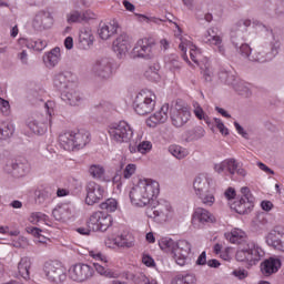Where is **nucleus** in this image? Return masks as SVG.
<instances>
[{
  "instance_id": "9d476101",
  "label": "nucleus",
  "mask_w": 284,
  "mask_h": 284,
  "mask_svg": "<svg viewBox=\"0 0 284 284\" xmlns=\"http://www.w3.org/2000/svg\"><path fill=\"white\" fill-rule=\"evenodd\" d=\"M43 272L50 283L60 284L64 283L65 278H68L65 267L58 261L45 262Z\"/></svg>"
},
{
  "instance_id": "a19ab883",
  "label": "nucleus",
  "mask_w": 284,
  "mask_h": 284,
  "mask_svg": "<svg viewBox=\"0 0 284 284\" xmlns=\"http://www.w3.org/2000/svg\"><path fill=\"white\" fill-rule=\"evenodd\" d=\"M14 134V125L11 123H3L0 125V141H7Z\"/></svg>"
},
{
  "instance_id": "0eeeda50",
  "label": "nucleus",
  "mask_w": 284,
  "mask_h": 284,
  "mask_svg": "<svg viewBox=\"0 0 284 284\" xmlns=\"http://www.w3.org/2000/svg\"><path fill=\"white\" fill-rule=\"evenodd\" d=\"M172 211V206L170 202L165 200L156 201L154 197L148 204L145 214L149 219H154L158 223H165L170 216V212Z\"/></svg>"
},
{
  "instance_id": "4c0bfd02",
  "label": "nucleus",
  "mask_w": 284,
  "mask_h": 284,
  "mask_svg": "<svg viewBox=\"0 0 284 284\" xmlns=\"http://www.w3.org/2000/svg\"><path fill=\"white\" fill-rule=\"evenodd\" d=\"M159 246L162 252L174 256V250H176V242L174 240L168 237L161 239Z\"/></svg>"
},
{
  "instance_id": "e433bc0d",
  "label": "nucleus",
  "mask_w": 284,
  "mask_h": 284,
  "mask_svg": "<svg viewBox=\"0 0 284 284\" xmlns=\"http://www.w3.org/2000/svg\"><path fill=\"white\" fill-rule=\"evenodd\" d=\"M171 284H196V275L192 273L179 274L172 278Z\"/></svg>"
},
{
  "instance_id": "4468645a",
  "label": "nucleus",
  "mask_w": 284,
  "mask_h": 284,
  "mask_svg": "<svg viewBox=\"0 0 284 284\" xmlns=\"http://www.w3.org/2000/svg\"><path fill=\"white\" fill-rule=\"evenodd\" d=\"M4 172L14 179H21L30 172V163L26 159L10 160L4 165Z\"/></svg>"
},
{
  "instance_id": "cd10ccee",
  "label": "nucleus",
  "mask_w": 284,
  "mask_h": 284,
  "mask_svg": "<svg viewBox=\"0 0 284 284\" xmlns=\"http://www.w3.org/2000/svg\"><path fill=\"white\" fill-rule=\"evenodd\" d=\"M75 88L77 87L69 88L67 91L61 93L62 101L68 103V105H81V101H83L81 93H79Z\"/></svg>"
},
{
  "instance_id": "2f4dec72",
  "label": "nucleus",
  "mask_w": 284,
  "mask_h": 284,
  "mask_svg": "<svg viewBox=\"0 0 284 284\" xmlns=\"http://www.w3.org/2000/svg\"><path fill=\"white\" fill-rule=\"evenodd\" d=\"M267 245L274 247V250H278L280 252H284V234L281 232H272L266 237Z\"/></svg>"
},
{
  "instance_id": "680f3d73",
  "label": "nucleus",
  "mask_w": 284,
  "mask_h": 284,
  "mask_svg": "<svg viewBox=\"0 0 284 284\" xmlns=\"http://www.w3.org/2000/svg\"><path fill=\"white\" fill-rule=\"evenodd\" d=\"M90 256H92V258H95V261H101V263H103L104 265L105 263H108L105 255H102L101 252L95 253L94 251H91Z\"/></svg>"
},
{
  "instance_id": "69168bd1",
  "label": "nucleus",
  "mask_w": 284,
  "mask_h": 284,
  "mask_svg": "<svg viewBox=\"0 0 284 284\" xmlns=\"http://www.w3.org/2000/svg\"><path fill=\"white\" fill-rule=\"evenodd\" d=\"M196 265H207V254L205 253V251H203L197 260H196Z\"/></svg>"
},
{
  "instance_id": "1a4fd4ad",
  "label": "nucleus",
  "mask_w": 284,
  "mask_h": 284,
  "mask_svg": "<svg viewBox=\"0 0 284 284\" xmlns=\"http://www.w3.org/2000/svg\"><path fill=\"white\" fill-rule=\"evenodd\" d=\"M193 187L196 196L202 201L204 205L212 207L216 199L214 192L210 187V179L206 176H197L193 182Z\"/></svg>"
},
{
  "instance_id": "3c124183",
  "label": "nucleus",
  "mask_w": 284,
  "mask_h": 284,
  "mask_svg": "<svg viewBox=\"0 0 284 284\" xmlns=\"http://www.w3.org/2000/svg\"><path fill=\"white\" fill-rule=\"evenodd\" d=\"M194 114H195L196 119H199L200 121H205V123H206L207 125H210V116H207V115L205 114V111H203V108L196 106V108L194 109Z\"/></svg>"
},
{
  "instance_id": "c85d7f7f",
  "label": "nucleus",
  "mask_w": 284,
  "mask_h": 284,
  "mask_svg": "<svg viewBox=\"0 0 284 284\" xmlns=\"http://www.w3.org/2000/svg\"><path fill=\"white\" fill-rule=\"evenodd\" d=\"M94 43V36L90 28H83L80 30L79 34V49L80 50H90Z\"/></svg>"
},
{
  "instance_id": "412c9836",
  "label": "nucleus",
  "mask_w": 284,
  "mask_h": 284,
  "mask_svg": "<svg viewBox=\"0 0 284 284\" xmlns=\"http://www.w3.org/2000/svg\"><path fill=\"white\" fill-rule=\"evenodd\" d=\"M94 274V268L88 264H75L72 270H70V278L77 281L78 283H83L88 278H92Z\"/></svg>"
},
{
  "instance_id": "79ce46f5",
  "label": "nucleus",
  "mask_w": 284,
  "mask_h": 284,
  "mask_svg": "<svg viewBox=\"0 0 284 284\" xmlns=\"http://www.w3.org/2000/svg\"><path fill=\"white\" fill-rule=\"evenodd\" d=\"M233 89L237 94H240V97H244L245 99H250V97H252V90H250V87L241 80L235 84V87H233Z\"/></svg>"
},
{
  "instance_id": "a18cd8bd",
  "label": "nucleus",
  "mask_w": 284,
  "mask_h": 284,
  "mask_svg": "<svg viewBox=\"0 0 284 284\" xmlns=\"http://www.w3.org/2000/svg\"><path fill=\"white\" fill-rule=\"evenodd\" d=\"M119 207V202L115 199H108L105 202L100 204L101 210H105V212H116Z\"/></svg>"
},
{
  "instance_id": "0e129e2a",
  "label": "nucleus",
  "mask_w": 284,
  "mask_h": 284,
  "mask_svg": "<svg viewBox=\"0 0 284 284\" xmlns=\"http://www.w3.org/2000/svg\"><path fill=\"white\" fill-rule=\"evenodd\" d=\"M233 276H236L240 281H243V278H247V271L245 270H235L233 271Z\"/></svg>"
},
{
  "instance_id": "13d9d810",
  "label": "nucleus",
  "mask_w": 284,
  "mask_h": 284,
  "mask_svg": "<svg viewBox=\"0 0 284 284\" xmlns=\"http://www.w3.org/2000/svg\"><path fill=\"white\" fill-rule=\"evenodd\" d=\"M0 110L4 116H8V114H10V102L0 98Z\"/></svg>"
},
{
  "instance_id": "6e6d98bb",
  "label": "nucleus",
  "mask_w": 284,
  "mask_h": 284,
  "mask_svg": "<svg viewBox=\"0 0 284 284\" xmlns=\"http://www.w3.org/2000/svg\"><path fill=\"white\" fill-rule=\"evenodd\" d=\"M136 172V164H128L123 171L124 179H132V175Z\"/></svg>"
},
{
  "instance_id": "a878e982",
  "label": "nucleus",
  "mask_w": 284,
  "mask_h": 284,
  "mask_svg": "<svg viewBox=\"0 0 284 284\" xmlns=\"http://www.w3.org/2000/svg\"><path fill=\"white\" fill-rule=\"evenodd\" d=\"M168 112H170V104L162 105L158 112L146 120V125L149 128H156L159 123H165L168 121Z\"/></svg>"
},
{
  "instance_id": "37998d69",
  "label": "nucleus",
  "mask_w": 284,
  "mask_h": 284,
  "mask_svg": "<svg viewBox=\"0 0 284 284\" xmlns=\"http://www.w3.org/2000/svg\"><path fill=\"white\" fill-rule=\"evenodd\" d=\"M169 152L170 154H172V156H174L175 159H185V156H187V150H185L183 146H179V145H170L169 146Z\"/></svg>"
},
{
  "instance_id": "9b49d317",
  "label": "nucleus",
  "mask_w": 284,
  "mask_h": 284,
  "mask_svg": "<svg viewBox=\"0 0 284 284\" xmlns=\"http://www.w3.org/2000/svg\"><path fill=\"white\" fill-rule=\"evenodd\" d=\"M112 215L101 211L94 212L87 222L92 232H108L112 227Z\"/></svg>"
},
{
  "instance_id": "338daca9",
  "label": "nucleus",
  "mask_w": 284,
  "mask_h": 284,
  "mask_svg": "<svg viewBox=\"0 0 284 284\" xmlns=\"http://www.w3.org/2000/svg\"><path fill=\"white\" fill-rule=\"evenodd\" d=\"M142 263L146 265V267H154V258L150 255H143Z\"/></svg>"
},
{
  "instance_id": "f8f14e48",
  "label": "nucleus",
  "mask_w": 284,
  "mask_h": 284,
  "mask_svg": "<svg viewBox=\"0 0 284 284\" xmlns=\"http://www.w3.org/2000/svg\"><path fill=\"white\" fill-rule=\"evenodd\" d=\"M92 72L95 77H98V79H102L103 81L112 79V77H114V63L112 62V59H98L92 67Z\"/></svg>"
},
{
  "instance_id": "09e8293b",
  "label": "nucleus",
  "mask_w": 284,
  "mask_h": 284,
  "mask_svg": "<svg viewBox=\"0 0 284 284\" xmlns=\"http://www.w3.org/2000/svg\"><path fill=\"white\" fill-rule=\"evenodd\" d=\"M67 23H83L81 18V12L71 11L67 14Z\"/></svg>"
},
{
  "instance_id": "f03ea898",
  "label": "nucleus",
  "mask_w": 284,
  "mask_h": 284,
  "mask_svg": "<svg viewBox=\"0 0 284 284\" xmlns=\"http://www.w3.org/2000/svg\"><path fill=\"white\" fill-rule=\"evenodd\" d=\"M230 243L237 245L235 254L236 261L240 263H248V265H256L265 256V251L255 244L254 241L247 237V234L241 229H233L225 234Z\"/></svg>"
},
{
  "instance_id": "c9c22d12",
  "label": "nucleus",
  "mask_w": 284,
  "mask_h": 284,
  "mask_svg": "<svg viewBox=\"0 0 284 284\" xmlns=\"http://www.w3.org/2000/svg\"><path fill=\"white\" fill-rule=\"evenodd\" d=\"M114 241L118 247H134V236L132 233H123L115 237Z\"/></svg>"
},
{
  "instance_id": "e2e57ef3",
  "label": "nucleus",
  "mask_w": 284,
  "mask_h": 284,
  "mask_svg": "<svg viewBox=\"0 0 284 284\" xmlns=\"http://www.w3.org/2000/svg\"><path fill=\"white\" fill-rule=\"evenodd\" d=\"M213 75H214V73L212 72V69H210L209 67H205V70L203 71V77H204V80L206 81V83L212 82Z\"/></svg>"
},
{
  "instance_id": "aec40b11",
  "label": "nucleus",
  "mask_w": 284,
  "mask_h": 284,
  "mask_svg": "<svg viewBox=\"0 0 284 284\" xmlns=\"http://www.w3.org/2000/svg\"><path fill=\"white\" fill-rule=\"evenodd\" d=\"M53 85L63 94L70 88H77V82H74V74L70 71H64L58 73L53 79Z\"/></svg>"
},
{
  "instance_id": "39448f33",
  "label": "nucleus",
  "mask_w": 284,
  "mask_h": 284,
  "mask_svg": "<svg viewBox=\"0 0 284 284\" xmlns=\"http://www.w3.org/2000/svg\"><path fill=\"white\" fill-rule=\"evenodd\" d=\"M59 142L63 150L68 152L72 150H81L90 143V132L87 131H68L59 135Z\"/></svg>"
},
{
  "instance_id": "6ab92c4d",
  "label": "nucleus",
  "mask_w": 284,
  "mask_h": 284,
  "mask_svg": "<svg viewBox=\"0 0 284 284\" xmlns=\"http://www.w3.org/2000/svg\"><path fill=\"white\" fill-rule=\"evenodd\" d=\"M27 125L33 134H45L48 132V118L41 113H33L28 118Z\"/></svg>"
},
{
  "instance_id": "bb28decb",
  "label": "nucleus",
  "mask_w": 284,
  "mask_h": 284,
  "mask_svg": "<svg viewBox=\"0 0 284 284\" xmlns=\"http://www.w3.org/2000/svg\"><path fill=\"white\" fill-rule=\"evenodd\" d=\"M281 270V260L270 257L261 263V272L264 276H272Z\"/></svg>"
},
{
  "instance_id": "c03bdc74",
  "label": "nucleus",
  "mask_w": 284,
  "mask_h": 284,
  "mask_svg": "<svg viewBox=\"0 0 284 284\" xmlns=\"http://www.w3.org/2000/svg\"><path fill=\"white\" fill-rule=\"evenodd\" d=\"M159 70H161V67H159V64H153L144 72V77H146L149 81H159Z\"/></svg>"
},
{
  "instance_id": "4d7b16f0",
  "label": "nucleus",
  "mask_w": 284,
  "mask_h": 284,
  "mask_svg": "<svg viewBox=\"0 0 284 284\" xmlns=\"http://www.w3.org/2000/svg\"><path fill=\"white\" fill-rule=\"evenodd\" d=\"M93 266L98 274H100L101 276H112L110 271H108V268H105V266H103L102 264L93 263Z\"/></svg>"
},
{
  "instance_id": "393cba45",
  "label": "nucleus",
  "mask_w": 284,
  "mask_h": 284,
  "mask_svg": "<svg viewBox=\"0 0 284 284\" xmlns=\"http://www.w3.org/2000/svg\"><path fill=\"white\" fill-rule=\"evenodd\" d=\"M215 172L217 174H223V172H229L231 176H234L236 174V170H239V162L234 158L226 159L222 161L221 163H217L214 165Z\"/></svg>"
},
{
  "instance_id": "774afa93",
  "label": "nucleus",
  "mask_w": 284,
  "mask_h": 284,
  "mask_svg": "<svg viewBox=\"0 0 284 284\" xmlns=\"http://www.w3.org/2000/svg\"><path fill=\"white\" fill-rule=\"evenodd\" d=\"M81 19L82 22L83 21H90V19H94V14L92 13V11H85L81 13Z\"/></svg>"
},
{
  "instance_id": "052dcab7",
  "label": "nucleus",
  "mask_w": 284,
  "mask_h": 284,
  "mask_svg": "<svg viewBox=\"0 0 284 284\" xmlns=\"http://www.w3.org/2000/svg\"><path fill=\"white\" fill-rule=\"evenodd\" d=\"M234 126H235L236 132L241 136H243V139H250V134L246 133L245 129H243V126H241L239 122H234Z\"/></svg>"
},
{
  "instance_id": "ddd939ff",
  "label": "nucleus",
  "mask_w": 284,
  "mask_h": 284,
  "mask_svg": "<svg viewBox=\"0 0 284 284\" xmlns=\"http://www.w3.org/2000/svg\"><path fill=\"white\" fill-rule=\"evenodd\" d=\"M170 116L174 128H183V125L190 121V116H192V114L190 113V109H187V106L176 101L171 108Z\"/></svg>"
},
{
  "instance_id": "6e6552de",
  "label": "nucleus",
  "mask_w": 284,
  "mask_h": 284,
  "mask_svg": "<svg viewBox=\"0 0 284 284\" xmlns=\"http://www.w3.org/2000/svg\"><path fill=\"white\" fill-rule=\"evenodd\" d=\"M108 132L112 141L115 143H130L134 131L125 121L114 122L108 126Z\"/></svg>"
},
{
  "instance_id": "f3484780",
  "label": "nucleus",
  "mask_w": 284,
  "mask_h": 284,
  "mask_svg": "<svg viewBox=\"0 0 284 284\" xmlns=\"http://www.w3.org/2000/svg\"><path fill=\"white\" fill-rule=\"evenodd\" d=\"M192 252V244L185 240H180L175 244V250L173 253V258L176 263V265H180L183 267L187 263V257L190 256V253Z\"/></svg>"
},
{
  "instance_id": "423d86ee",
  "label": "nucleus",
  "mask_w": 284,
  "mask_h": 284,
  "mask_svg": "<svg viewBox=\"0 0 284 284\" xmlns=\"http://www.w3.org/2000/svg\"><path fill=\"white\" fill-rule=\"evenodd\" d=\"M154 108H156V94L154 92L145 89L136 94L133 101V110L136 114L145 116L154 112Z\"/></svg>"
},
{
  "instance_id": "de8ad7c7",
  "label": "nucleus",
  "mask_w": 284,
  "mask_h": 284,
  "mask_svg": "<svg viewBox=\"0 0 284 284\" xmlns=\"http://www.w3.org/2000/svg\"><path fill=\"white\" fill-rule=\"evenodd\" d=\"M89 173L93 179H102L103 174H105V170L101 165L93 164L90 166Z\"/></svg>"
},
{
  "instance_id": "ea45409f",
  "label": "nucleus",
  "mask_w": 284,
  "mask_h": 284,
  "mask_svg": "<svg viewBox=\"0 0 284 284\" xmlns=\"http://www.w3.org/2000/svg\"><path fill=\"white\" fill-rule=\"evenodd\" d=\"M220 79L224 81L226 85H232V88H234L236 83L240 81L234 74V72L227 70L220 72Z\"/></svg>"
},
{
  "instance_id": "dca6fc26",
  "label": "nucleus",
  "mask_w": 284,
  "mask_h": 284,
  "mask_svg": "<svg viewBox=\"0 0 284 284\" xmlns=\"http://www.w3.org/2000/svg\"><path fill=\"white\" fill-rule=\"evenodd\" d=\"M133 59H152L154 57V43L150 39H141L133 48Z\"/></svg>"
},
{
  "instance_id": "2eb2a0df",
  "label": "nucleus",
  "mask_w": 284,
  "mask_h": 284,
  "mask_svg": "<svg viewBox=\"0 0 284 284\" xmlns=\"http://www.w3.org/2000/svg\"><path fill=\"white\" fill-rule=\"evenodd\" d=\"M261 12L273 19H283L284 1L283 0H264L260 6Z\"/></svg>"
},
{
  "instance_id": "72a5a7b5",
  "label": "nucleus",
  "mask_w": 284,
  "mask_h": 284,
  "mask_svg": "<svg viewBox=\"0 0 284 284\" xmlns=\"http://www.w3.org/2000/svg\"><path fill=\"white\" fill-rule=\"evenodd\" d=\"M52 196H54V189L52 186H45L36 191V201L40 205L45 203V201H50Z\"/></svg>"
},
{
  "instance_id": "7ed1b4c3",
  "label": "nucleus",
  "mask_w": 284,
  "mask_h": 284,
  "mask_svg": "<svg viewBox=\"0 0 284 284\" xmlns=\"http://www.w3.org/2000/svg\"><path fill=\"white\" fill-rule=\"evenodd\" d=\"M159 182L154 180H140L129 193L131 203L138 207H145L154 199L159 196Z\"/></svg>"
},
{
  "instance_id": "4be33fe9",
  "label": "nucleus",
  "mask_w": 284,
  "mask_h": 284,
  "mask_svg": "<svg viewBox=\"0 0 284 284\" xmlns=\"http://www.w3.org/2000/svg\"><path fill=\"white\" fill-rule=\"evenodd\" d=\"M52 13L49 11H39L32 22V28L38 32L52 28Z\"/></svg>"
},
{
  "instance_id": "c756f323",
  "label": "nucleus",
  "mask_w": 284,
  "mask_h": 284,
  "mask_svg": "<svg viewBox=\"0 0 284 284\" xmlns=\"http://www.w3.org/2000/svg\"><path fill=\"white\" fill-rule=\"evenodd\" d=\"M116 30H119V23L113 22V23H105V22H100L99 29H98V34L100 39L103 41H108L112 34H116Z\"/></svg>"
},
{
  "instance_id": "a211bd4d",
  "label": "nucleus",
  "mask_w": 284,
  "mask_h": 284,
  "mask_svg": "<svg viewBox=\"0 0 284 284\" xmlns=\"http://www.w3.org/2000/svg\"><path fill=\"white\" fill-rule=\"evenodd\" d=\"M85 192L87 205H94L95 203H99V201H103V196H105V189L97 182H89L85 186Z\"/></svg>"
},
{
  "instance_id": "5701e85b",
  "label": "nucleus",
  "mask_w": 284,
  "mask_h": 284,
  "mask_svg": "<svg viewBox=\"0 0 284 284\" xmlns=\"http://www.w3.org/2000/svg\"><path fill=\"white\" fill-rule=\"evenodd\" d=\"M192 223L196 225V227H203L205 223H216V217L214 214L210 213V211L197 207L193 213Z\"/></svg>"
},
{
  "instance_id": "20e7f679",
  "label": "nucleus",
  "mask_w": 284,
  "mask_h": 284,
  "mask_svg": "<svg viewBox=\"0 0 284 284\" xmlns=\"http://www.w3.org/2000/svg\"><path fill=\"white\" fill-rule=\"evenodd\" d=\"M241 194L236 196V190L234 187H229L224 192V196L229 201L234 199L231 203V210H234L237 214H250L254 210V195H252V191L247 186L241 189Z\"/></svg>"
},
{
  "instance_id": "7c9ffc66",
  "label": "nucleus",
  "mask_w": 284,
  "mask_h": 284,
  "mask_svg": "<svg viewBox=\"0 0 284 284\" xmlns=\"http://www.w3.org/2000/svg\"><path fill=\"white\" fill-rule=\"evenodd\" d=\"M55 221H70L72 219V206L70 204H60L52 211Z\"/></svg>"
},
{
  "instance_id": "473e14b6",
  "label": "nucleus",
  "mask_w": 284,
  "mask_h": 284,
  "mask_svg": "<svg viewBox=\"0 0 284 284\" xmlns=\"http://www.w3.org/2000/svg\"><path fill=\"white\" fill-rule=\"evenodd\" d=\"M59 61H61V49L59 47L53 48L43 57L47 68H55L59 65Z\"/></svg>"
},
{
  "instance_id": "f704fd0d",
  "label": "nucleus",
  "mask_w": 284,
  "mask_h": 284,
  "mask_svg": "<svg viewBox=\"0 0 284 284\" xmlns=\"http://www.w3.org/2000/svg\"><path fill=\"white\" fill-rule=\"evenodd\" d=\"M32 266V262L30 261V257H22L20 262L18 263V272L19 275L24 278V281H28L30 278V267Z\"/></svg>"
},
{
  "instance_id": "864d4df0",
  "label": "nucleus",
  "mask_w": 284,
  "mask_h": 284,
  "mask_svg": "<svg viewBox=\"0 0 284 284\" xmlns=\"http://www.w3.org/2000/svg\"><path fill=\"white\" fill-rule=\"evenodd\" d=\"M47 45H48V42L43 40H38V41H34L33 43H28L27 48H32L37 52H41V50H43Z\"/></svg>"
},
{
  "instance_id": "603ef678",
  "label": "nucleus",
  "mask_w": 284,
  "mask_h": 284,
  "mask_svg": "<svg viewBox=\"0 0 284 284\" xmlns=\"http://www.w3.org/2000/svg\"><path fill=\"white\" fill-rule=\"evenodd\" d=\"M136 150L140 154H148L152 150V142L143 141L136 146Z\"/></svg>"
},
{
  "instance_id": "8fccbe9b",
  "label": "nucleus",
  "mask_w": 284,
  "mask_h": 284,
  "mask_svg": "<svg viewBox=\"0 0 284 284\" xmlns=\"http://www.w3.org/2000/svg\"><path fill=\"white\" fill-rule=\"evenodd\" d=\"M45 219H48V215H45L41 212H33V213H31L29 221L33 225H37V223H39L40 221H45Z\"/></svg>"
},
{
  "instance_id": "f257e3e1",
  "label": "nucleus",
  "mask_w": 284,
  "mask_h": 284,
  "mask_svg": "<svg viewBox=\"0 0 284 284\" xmlns=\"http://www.w3.org/2000/svg\"><path fill=\"white\" fill-rule=\"evenodd\" d=\"M252 26V20H240L235 23L231 31V42L234 45L236 52L244 57V59H248V61H253L255 63H266V61H272L276 54H278V50H281V41L274 38V42H271V53L263 54L262 52H255L252 54V48L250 44L243 42V32H247V28Z\"/></svg>"
},
{
  "instance_id": "49530a36",
  "label": "nucleus",
  "mask_w": 284,
  "mask_h": 284,
  "mask_svg": "<svg viewBox=\"0 0 284 284\" xmlns=\"http://www.w3.org/2000/svg\"><path fill=\"white\" fill-rule=\"evenodd\" d=\"M166 63L169 65V69L173 72H176V70H181V62L179 61V55L176 54L169 55Z\"/></svg>"
},
{
  "instance_id": "5fc2aeb1",
  "label": "nucleus",
  "mask_w": 284,
  "mask_h": 284,
  "mask_svg": "<svg viewBox=\"0 0 284 284\" xmlns=\"http://www.w3.org/2000/svg\"><path fill=\"white\" fill-rule=\"evenodd\" d=\"M214 121H215L217 130H220V132H221V134H223V136L230 135V130L225 126V124L223 123V121H221V119L215 118Z\"/></svg>"
},
{
  "instance_id": "bf43d9fd",
  "label": "nucleus",
  "mask_w": 284,
  "mask_h": 284,
  "mask_svg": "<svg viewBox=\"0 0 284 284\" xmlns=\"http://www.w3.org/2000/svg\"><path fill=\"white\" fill-rule=\"evenodd\" d=\"M27 232L28 234H32V236H34L36 239H39L41 235V232L43 231L37 226H29L27 227Z\"/></svg>"
},
{
  "instance_id": "58836bf2",
  "label": "nucleus",
  "mask_w": 284,
  "mask_h": 284,
  "mask_svg": "<svg viewBox=\"0 0 284 284\" xmlns=\"http://www.w3.org/2000/svg\"><path fill=\"white\" fill-rule=\"evenodd\" d=\"M204 43H210V45H221L223 40L216 34L214 28H212L206 31V34L204 36Z\"/></svg>"
},
{
  "instance_id": "b1692460",
  "label": "nucleus",
  "mask_w": 284,
  "mask_h": 284,
  "mask_svg": "<svg viewBox=\"0 0 284 284\" xmlns=\"http://www.w3.org/2000/svg\"><path fill=\"white\" fill-rule=\"evenodd\" d=\"M129 50L130 37H128V33H122L113 41V51L115 52L119 59H123V57L128 54Z\"/></svg>"
}]
</instances>
